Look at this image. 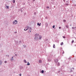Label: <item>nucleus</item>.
Here are the masks:
<instances>
[{
	"mask_svg": "<svg viewBox=\"0 0 76 76\" xmlns=\"http://www.w3.org/2000/svg\"><path fill=\"white\" fill-rule=\"evenodd\" d=\"M15 43L16 44H18V41H15Z\"/></svg>",
	"mask_w": 76,
	"mask_h": 76,
	"instance_id": "8",
	"label": "nucleus"
},
{
	"mask_svg": "<svg viewBox=\"0 0 76 76\" xmlns=\"http://www.w3.org/2000/svg\"><path fill=\"white\" fill-rule=\"evenodd\" d=\"M24 62L25 63H27V61H26V60L25 59L24 60Z\"/></svg>",
	"mask_w": 76,
	"mask_h": 76,
	"instance_id": "11",
	"label": "nucleus"
},
{
	"mask_svg": "<svg viewBox=\"0 0 76 76\" xmlns=\"http://www.w3.org/2000/svg\"><path fill=\"white\" fill-rule=\"evenodd\" d=\"M48 61L49 62H50V61H51V59L49 58H48Z\"/></svg>",
	"mask_w": 76,
	"mask_h": 76,
	"instance_id": "10",
	"label": "nucleus"
},
{
	"mask_svg": "<svg viewBox=\"0 0 76 76\" xmlns=\"http://www.w3.org/2000/svg\"><path fill=\"white\" fill-rule=\"evenodd\" d=\"M62 54H64V50H63Z\"/></svg>",
	"mask_w": 76,
	"mask_h": 76,
	"instance_id": "28",
	"label": "nucleus"
},
{
	"mask_svg": "<svg viewBox=\"0 0 76 76\" xmlns=\"http://www.w3.org/2000/svg\"><path fill=\"white\" fill-rule=\"evenodd\" d=\"M55 27V25H54L53 26V28H54V27Z\"/></svg>",
	"mask_w": 76,
	"mask_h": 76,
	"instance_id": "30",
	"label": "nucleus"
},
{
	"mask_svg": "<svg viewBox=\"0 0 76 76\" xmlns=\"http://www.w3.org/2000/svg\"><path fill=\"white\" fill-rule=\"evenodd\" d=\"M75 6H76V5H75Z\"/></svg>",
	"mask_w": 76,
	"mask_h": 76,
	"instance_id": "53",
	"label": "nucleus"
},
{
	"mask_svg": "<svg viewBox=\"0 0 76 76\" xmlns=\"http://www.w3.org/2000/svg\"><path fill=\"white\" fill-rule=\"evenodd\" d=\"M66 6H68L69 5V4H66Z\"/></svg>",
	"mask_w": 76,
	"mask_h": 76,
	"instance_id": "34",
	"label": "nucleus"
},
{
	"mask_svg": "<svg viewBox=\"0 0 76 76\" xmlns=\"http://www.w3.org/2000/svg\"><path fill=\"white\" fill-rule=\"evenodd\" d=\"M5 6H6V7L7 6V4H5Z\"/></svg>",
	"mask_w": 76,
	"mask_h": 76,
	"instance_id": "45",
	"label": "nucleus"
},
{
	"mask_svg": "<svg viewBox=\"0 0 76 76\" xmlns=\"http://www.w3.org/2000/svg\"><path fill=\"white\" fill-rule=\"evenodd\" d=\"M33 1H35V0H33Z\"/></svg>",
	"mask_w": 76,
	"mask_h": 76,
	"instance_id": "44",
	"label": "nucleus"
},
{
	"mask_svg": "<svg viewBox=\"0 0 76 76\" xmlns=\"http://www.w3.org/2000/svg\"><path fill=\"white\" fill-rule=\"evenodd\" d=\"M70 26H72V25H70Z\"/></svg>",
	"mask_w": 76,
	"mask_h": 76,
	"instance_id": "51",
	"label": "nucleus"
},
{
	"mask_svg": "<svg viewBox=\"0 0 76 76\" xmlns=\"http://www.w3.org/2000/svg\"><path fill=\"white\" fill-rule=\"evenodd\" d=\"M58 73H61V74H62V72L61 71H59L58 72Z\"/></svg>",
	"mask_w": 76,
	"mask_h": 76,
	"instance_id": "17",
	"label": "nucleus"
},
{
	"mask_svg": "<svg viewBox=\"0 0 76 76\" xmlns=\"http://www.w3.org/2000/svg\"><path fill=\"white\" fill-rule=\"evenodd\" d=\"M60 63L58 62V63H57V66H60Z\"/></svg>",
	"mask_w": 76,
	"mask_h": 76,
	"instance_id": "20",
	"label": "nucleus"
},
{
	"mask_svg": "<svg viewBox=\"0 0 76 76\" xmlns=\"http://www.w3.org/2000/svg\"><path fill=\"white\" fill-rule=\"evenodd\" d=\"M53 47L54 48H56V47H55V45L54 44L53 45Z\"/></svg>",
	"mask_w": 76,
	"mask_h": 76,
	"instance_id": "22",
	"label": "nucleus"
},
{
	"mask_svg": "<svg viewBox=\"0 0 76 76\" xmlns=\"http://www.w3.org/2000/svg\"><path fill=\"white\" fill-rule=\"evenodd\" d=\"M46 8H47V9H49V7H47Z\"/></svg>",
	"mask_w": 76,
	"mask_h": 76,
	"instance_id": "32",
	"label": "nucleus"
},
{
	"mask_svg": "<svg viewBox=\"0 0 76 76\" xmlns=\"http://www.w3.org/2000/svg\"><path fill=\"white\" fill-rule=\"evenodd\" d=\"M13 24L14 25H16V22H15V21H13Z\"/></svg>",
	"mask_w": 76,
	"mask_h": 76,
	"instance_id": "15",
	"label": "nucleus"
},
{
	"mask_svg": "<svg viewBox=\"0 0 76 76\" xmlns=\"http://www.w3.org/2000/svg\"><path fill=\"white\" fill-rule=\"evenodd\" d=\"M72 69H73L74 70V68H72V69H70V71H69V72H72L73 71V70H72Z\"/></svg>",
	"mask_w": 76,
	"mask_h": 76,
	"instance_id": "7",
	"label": "nucleus"
},
{
	"mask_svg": "<svg viewBox=\"0 0 76 76\" xmlns=\"http://www.w3.org/2000/svg\"><path fill=\"white\" fill-rule=\"evenodd\" d=\"M15 22L16 23H18V21H17V20H15Z\"/></svg>",
	"mask_w": 76,
	"mask_h": 76,
	"instance_id": "25",
	"label": "nucleus"
},
{
	"mask_svg": "<svg viewBox=\"0 0 76 76\" xmlns=\"http://www.w3.org/2000/svg\"><path fill=\"white\" fill-rule=\"evenodd\" d=\"M7 56H8V57H9V55H7Z\"/></svg>",
	"mask_w": 76,
	"mask_h": 76,
	"instance_id": "50",
	"label": "nucleus"
},
{
	"mask_svg": "<svg viewBox=\"0 0 76 76\" xmlns=\"http://www.w3.org/2000/svg\"><path fill=\"white\" fill-rule=\"evenodd\" d=\"M72 28L73 29H74V30H75V31L76 30V27H72Z\"/></svg>",
	"mask_w": 76,
	"mask_h": 76,
	"instance_id": "9",
	"label": "nucleus"
},
{
	"mask_svg": "<svg viewBox=\"0 0 76 76\" xmlns=\"http://www.w3.org/2000/svg\"><path fill=\"white\" fill-rule=\"evenodd\" d=\"M45 25L46 26H48V24L46 23L45 24Z\"/></svg>",
	"mask_w": 76,
	"mask_h": 76,
	"instance_id": "13",
	"label": "nucleus"
},
{
	"mask_svg": "<svg viewBox=\"0 0 76 76\" xmlns=\"http://www.w3.org/2000/svg\"><path fill=\"white\" fill-rule=\"evenodd\" d=\"M5 63H7V61H4Z\"/></svg>",
	"mask_w": 76,
	"mask_h": 76,
	"instance_id": "33",
	"label": "nucleus"
},
{
	"mask_svg": "<svg viewBox=\"0 0 76 76\" xmlns=\"http://www.w3.org/2000/svg\"><path fill=\"white\" fill-rule=\"evenodd\" d=\"M24 48H26V45L24 46Z\"/></svg>",
	"mask_w": 76,
	"mask_h": 76,
	"instance_id": "41",
	"label": "nucleus"
},
{
	"mask_svg": "<svg viewBox=\"0 0 76 76\" xmlns=\"http://www.w3.org/2000/svg\"><path fill=\"white\" fill-rule=\"evenodd\" d=\"M36 14H37V13H36V12H34V15H36Z\"/></svg>",
	"mask_w": 76,
	"mask_h": 76,
	"instance_id": "37",
	"label": "nucleus"
},
{
	"mask_svg": "<svg viewBox=\"0 0 76 76\" xmlns=\"http://www.w3.org/2000/svg\"><path fill=\"white\" fill-rule=\"evenodd\" d=\"M72 43H73V42H74V40L72 41Z\"/></svg>",
	"mask_w": 76,
	"mask_h": 76,
	"instance_id": "31",
	"label": "nucleus"
},
{
	"mask_svg": "<svg viewBox=\"0 0 76 76\" xmlns=\"http://www.w3.org/2000/svg\"><path fill=\"white\" fill-rule=\"evenodd\" d=\"M44 70H42L41 71V73H44Z\"/></svg>",
	"mask_w": 76,
	"mask_h": 76,
	"instance_id": "21",
	"label": "nucleus"
},
{
	"mask_svg": "<svg viewBox=\"0 0 76 76\" xmlns=\"http://www.w3.org/2000/svg\"><path fill=\"white\" fill-rule=\"evenodd\" d=\"M27 66H29V65H30V64H29V62H27Z\"/></svg>",
	"mask_w": 76,
	"mask_h": 76,
	"instance_id": "18",
	"label": "nucleus"
},
{
	"mask_svg": "<svg viewBox=\"0 0 76 76\" xmlns=\"http://www.w3.org/2000/svg\"><path fill=\"white\" fill-rule=\"evenodd\" d=\"M31 27H28V29H29V31H30V30H31Z\"/></svg>",
	"mask_w": 76,
	"mask_h": 76,
	"instance_id": "16",
	"label": "nucleus"
},
{
	"mask_svg": "<svg viewBox=\"0 0 76 76\" xmlns=\"http://www.w3.org/2000/svg\"><path fill=\"white\" fill-rule=\"evenodd\" d=\"M59 29H61V27H59Z\"/></svg>",
	"mask_w": 76,
	"mask_h": 76,
	"instance_id": "42",
	"label": "nucleus"
},
{
	"mask_svg": "<svg viewBox=\"0 0 76 76\" xmlns=\"http://www.w3.org/2000/svg\"><path fill=\"white\" fill-rule=\"evenodd\" d=\"M39 23H37V25L38 26V25L39 26Z\"/></svg>",
	"mask_w": 76,
	"mask_h": 76,
	"instance_id": "29",
	"label": "nucleus"
},
{
	"mask_svg": "<svg viewBox=\"0 0 76 76\" xmlns=\"http://www.w3.org/2000/svg\"><path fill=\"white\" fill-rule=\"evenodd\" d=\"M15 33L16 34L17 33V32L16 31H15Z\"/></svg>",
	"mask_w": 76,
	"mask_h": 76,
	"instance_id": "43",
	"label": "nucleus"
},
{
	"mask_svg": "<svg viewBox=\"0 0 76 76\" xmlns=\"http://www.w3.org/2000/svg\"><path fill=\"white\" fill-rule=\"evenodd\" d=\"M28 30V27H25V29H24V31H26Z\"/></svg>",
	"mask_w": 76,
	"mask_h": 76,
	"instance_id": "2",
	"label": "nucleus"
},
{
	"mask_svg": "<svg viewBox=\"0 0 76 76\" xmlns=\"http://www.w3.org/2000/svg\"><path fill=\"white\" fill-rule=\"evenodd\" d=\"M19 42H20H20H21V41H19Z\"/></svg>",
	"mask_w": 76,
	"mask_h": 76,
	"instance_id": "46",
	"label": "nucleus"
},
{
	"mask_svg": "<svg viewBox=\"0 0 76 76\" xmlns=\"http://www.w3.org/2000/svg\"><path fill=\"white\" fill-rule=\"evenodd\" d=\"M12 1L13 3H15V0H13Z\"/></svg>",
	"mask_w": 76,
	"mask_h": 76,
	"instance_id": "24",
	"label": "nucleus"
},
{
	"mask_svg": "<svg viewBox=\"0 0 76 76\" xmlns=\"http://www.w3.org/2000/svg\"><path fill=\"white\" fill-rule=\"evenodd\" d=\"M41 23H40L39 24V26H41Z\"/></svg>",
	"mask_w": 76,
	"mask_h": 76,
	"instance_id": "39",
	"label": "nucleus"
},
{
	"mask_svg": "<svg viewBox=\"0 0 76 76\" xmlns=\"http://www.w3.org/2000/svg\"><path fill=\"white\" fill-rule=\"evenodd\" d=\"M28 1H29V0H28Z\"/></svg>",
	"mask_w": 76,
	"mask_h": 76,
	"instance_id": "52",
	"label": "nucleus"
},
{
	"mask_svg": "<svg viewBox=\"0 0 76 76\" xmlns=\"http://www.w3.org/2000/svg\"><path fill=\"white\" fill-rule=\"evenodd\" d=\"M15 56H17V54H15Z\"/></svg>",
	"mask_w": 76,
	"mask_h": 76,
	"instance_id": "47",
	"label": "nucleus"
},
{
	"mask_svg": "<svg viewBox=\"0 0 76 76\" xmlns=\"http://www.w3.org/2000/svg\"><path fill=\"white\" fill-rule=\"evenodd\" d=\"M63 38H66V37H65V36H63Z\"/></svg>",
	"mask_w": 76,
	"mask_h": 76,
	"instance_id": "35",
	"label": "nucleus"
},
{
	"mask_svg": "<svg viewBox=\"0 0 76 76\" xmlns=\"http://www.w3.org/2000/svg\"><path fill=\"white\" fill-rule=\"evenodd\" d=\"M39 63H40V64H41V63H42V60H39Z\"/></svg>",
	"mask_w": 76,
	"mask_h": 76,
	"instance_id": "4",
	"label": "nucleus"
},
{
	"mask_svg": "<svg viewBox=\"0 0 76 76\" xmlns=\"http://www.w3.org/2000/svg\"><path fill=\"white\" fill-rule=\"evenodd\" d=\"M14 60V59L13 58V57H12V58H11V61H12L13 60Z\"/></svg>",
	"mask_w": 76,
	"mask_h": 76,
	"instance_id": "6",
	"label": "nucleus"
},
{
	"mask_svg": "<svg viewBox=\"0 0 76 76\" xmlns=\"http://www.w3.org/2000/svg\"><path fill=\"white\" fill-rule=\"evenodd\" d=\"M19 75H20V76H21L22 74H19Z\"/></svg>",
	"mask_w": 76,
	"mask_h": 76,
	"instance_id": "36",
	"label": "nucleus"
},
{
	"mask_svg": "<svg viewBox=\"0 0 76 76\" xmlns=\"http://www.w3.org/2000/svg\"><path fill=\"white\" fill-rule=\"evenodd\" d=\"M63 1L64 2H65V0H63Z\"/></svg>",
	"mask_w": 76,
	"mask_h": 76,
	"instance_id": "49",
	"label": "nucleus"
},
{
	"mask_svg": "<svg viewBox=\"0 0 76 76\" xmlns=\"http://www.w3.org/2000/svg\"><path fill=\"white\" fill-rule=\"evenodd\" d=\"M63 45V42H62L61 43V45Z\"/></svg>",
	"mask_w": 76,
	"mask_h": 76,
	"instance_id": "23",
	"label": "nucleus"
},
{
	"mask_svg": "<svg viewBox=\"0 0 76 76\" xmlns=\"http://www.w3.org/2000/svg\"><path fill=\"white\" fill-rule=\"evenodd\" d=\"M54 61H55V63H57L58 62V59H56L54 60Z\"/></svg>",
	"mask_w": 76,
	"mask_h": 76,
	"instance_id": "3",
	"label": "nucleus"
},
{
	"mask_svg": "<svg viewBox=\"0 0 76 76\" xmlns=\"http://www.w3.org/2000/svg\"><path fill=\"white\" fill-rule=\"evenodd\" d=\"M66 2H67V1Z\"/></svg>",
	"mask_w": 76,
	"mask_h": 76,
	"instance_id": "54",
	"label": "nucleus"
},
{
	"mask_svg": "<svg viewBox=\"0 0 76 76\" xmlns=\"http://www.w3.org/2000/svg\"><path fill=\"white\" fill-rule=\"evenodd\" d=\"M29 32H31V30H30L29 31Z\"/></svg>",
	"mask_w": 76,
	"mask_h": 76,
	"instance_id": "38",
	"label": "nucleus"
},
{
	"mask_svg": "<svg viewBox=\"0 0 76 76\" xmlns=\"http://www.w3.org/2000/svg\"><path fill=\"white\" fill-rule=\"evenodd\" d=\"M46 41H48V39H46Z\"/></svg>",
	"mask_w": 76,
	"mask_h": 76,
	"instance_id": "48",
	"label": "nucleus"
},
{
	"mask_svg": "<svg viewBox=\"0 0 76 76\" xmlns=\"http://www.w3.org/2000/svg\"><path fill=\"white\" fill-rule=\"evenodd\" d=\"M45 19H47V17H45Z\"/></svg>",
	"mask_w": 76,
	"mask_h": 76,
	"instance_id": "40",
	"label": "nucleus"
},
{
	"mask_svg": "<svg viewBox=\"0 0 76 76\" xmlns=\"http://www.w3.org/2000/svg\"><path fill=\"white\" fill-rule=\"evenodd\" d=\"M20 12H23V10H22V9H21Z\"/></svg>",
	"mask_w": 76,
	"mask_h": 76,
	"instance_id": "26",
	"label": "nucleus"
},
{
	"mask_svg": "<svg viewBox=\"0 0 76 76\" xmlns=\"http://www.w3.org/2000/svg\"><path fill=\"white\" fill-rule=\"evenodd\" d=\"M39 34H35V37L34 39L36 41H38V39H38V37H39Z\"/></svg>",
	"mask_w": 76,
	"mask_h": 76,
	"instance_id": "1",
	"label": "nucleus"
},
{
	"mask_svg": "<svg viewBox=\"0 0 76 76\" xmlns=\"http://www.w3.org/2000/svg\"><path fill=\"white\" fill-rule=\"evenodd\" d=\"M3 63V62L2 61H1V60L0 61V65H1L2 63Z\"/></svg>",
	"mask_w": 76,
	"mask_h": 76,
	"instance_id": "12",
	"label": "nucleus"
},
{
	"mask_svg": "<svg viewBox=\"0 0 76 76\" xmlns=\"http://www.w3.org/2000/svg\"><path fill=\"white\" fill-rule=\"evenodd\" d=\"M42 38V36H41V35H39V39H41Z\"/></svg>",
	"mask_w": 76,
	"mask_h": 76,
	"instance_id": "5",
	"label": "nucleus"
},
{
	"mask_svg": "<svg viewBox=\"0 0 76 76\" xmlns=\"http://www.w3.org/2000/svg\"><path fill=\"white\" fill-rule=\"evenodd\" d=\"M6 9H9V6H7L6 7Z\"/></svg>",
	"mask_w": 76,
	"mask_h": 76,
	"instance_id": "14",
	"label": "nucleus"
},
{
	"mask_svg": "<svg viewBox=\"0 0 76 76\" xmlns=\"http://www.w3.org/2000/svg\"><path fill=\"white\" fill-rule=\"evenodd\" d=\"M66 28H69V26L67 25H66Z\"/></svg>",
	"mask_w": 76,
	"mask_h": 76,
	"instance_id": "19",
	"label": "nucleus"
},
{
	"mask_svg": "<svg viewBox=\"0 0 76 76\" xmlns=\"http://www.w3.org/2000/svg\"><path fill=\"white\" fill-rule=\"evenodd\" d=\"M63 21L64 22H66V20H63Z\"/></svg>",
	"mask_w": 76,
	"mask_h": 76,
	"instance_id": "27",
	"label": "nucleus"
}]
</instances>
